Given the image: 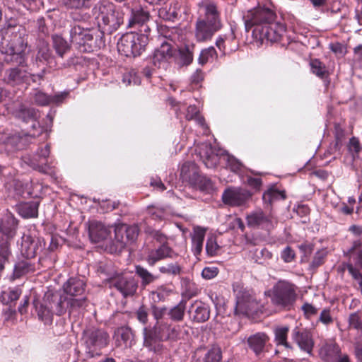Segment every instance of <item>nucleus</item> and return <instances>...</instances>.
I'll use <instances>...</instances> for the list:
<instances>
[{
	"label": "nucleus",
	"mask_w": 362,
	"mask_h": 362,
	"mask_svg": "<svg viewBox=\"0 0 362 362\" xmlns=\"http://www.w3.org/2000/svg\"><path fill=\"white\" fill-rule=\"evenodd\" d=\"M244 18L246 30L254 28L252 36L261 43L277 42L286 31L284 25L274 22L275 13L267 8L249 11Z\"/></svg>",
	"instance_id": "1"
},
{
	"label": "nucleus",
	"mask_w": 362,
	"mask_h": 362,
	"mask_svg": "<svg viewBox=\"0 0 362 362\" xmlns=\"http://www.w3.org/2000/svg\"><path fill=\"white\" fill-rule=\"evenodd\" d=\"M198 6L203 8L204 17H199L197 20L194 36L197 42H207L222 27L220 14L216 5L214 3L202 1Z\"/></svg>",
	"instance_id": "2"
},
{
	"label": "nucleus",
	"mask_w": 362,
	"mask_h": 362,
	"mask_svg": "<svg viewBox=\"0 0 362 362\" xmlns=\"http://www.w3.org/2000/svg\"><path fill=\"white\" fill-rule=\"evenodd\" d=\"M199 155L204 165L209 168L217 166L220 159L227 163L228 167L233 172L239 171L242 168V163L233 156L227 154L222 150L213 148L206 143L202 144L199 146Z\"/></svg>",
	"instance_id": "3"
},
{
	"label": "nucleus",
	"mask_w": 362,
	"mask_h": 362,
	"mask_svg": "<svg viewBox=\"0 0 362 362\" xmlns=\"http://www.w3.org/2000/svg\"><path fill=\"white\" fill-rule=\"evenodd\" d=\"M33 305L37 312L38 318L45 323L52 320L53 314L61 315L65 312L62 305V299L57 293L51 291L47 292L42 301L34 300Z\"/></svg>",
	"instance_id": "4"
},
{
	"label": "nucleus",
	"mask_w": 362,
	"mask_h": 362,
	"mask_svg": "<svg viewBox=\"0 0 362 362\" xmlns=\"http://www.w3.org/2000/svg\"><path fill=\"white\" fill-rule=\"evenodd\" d=\"M94 11L99 25L103 23L104 28L110 33L116 30L123 23V14L117 11L112 3L103 2L97 5Z\"/></svg>",
	"instance_id": "5"
},
{
	"label": "nucleus",
	"mask_w": 362,
	"mask_h": 362,
	"mask_svg": "<svg viewBox=\"0 0 362 362\" xmlns=\"http://www.w3.org/2000/svg\"><path fill=\"white\" fill-rule=\"evenodd\" d=\"M148 38L145 34L129 33L123 35L117 43L118 51L126 57L140 55L148 44Z\"/></svg>",
	"instance_id": "6"
},
{
	"label": "nucleus",
	"mask_w": 362,
	"mask_h": 362,
	"mask_svg": "<svg viewBox=\"0 0 362 362\" xmlns=\"http://www.w3.org/2000/svg\"><path fill=\"white\" fill-rule=\"evenodd\" d=\"M26 48V42L23 35L8 28L0 33V51L9 55L21 54Z\"/></svg>",
	"instance_id": "7"
},
{
	"label": "nucleus",
	"mask_w": 362,
	"mask_h": 362,
	"mask_svg": "<svg viewBox=\"0 0 362 362\" xmlns=\"http://www.w3.org/2000/svg\"><path fill=\"white\" fill-rule=\"evenodd\" d=\"M269 292L273 304L280 308L288 309L296 300V287L287 281H279Z\"/></svg>",
	"instance_id": "8"
},
{
	"label": "nucleus",
	"mask_w": 362,
	"mask_h": 362,
	"mask_svg": "<svg viewBox=\"0 0 362 362\" xmlns=\"http://www.w3.org/2000/svg\"><path fill=\"white\" fill-rule=\"evenodd\" d=\"M15 117L25 123H31V129L29 131L30 137H36L40 135L42 127L40 126L37 119L40 117L38 111L33 108L26 107L21 105L14 112Z\"/></svg>",
	"instance_id": "9"
},
{
	"label": "nucleus",
	"mask_w": 362,
	"mask_h": 362,
	"mask_svg": "<svg viewBox=\"0 0 362 362\" xmlns=\"http://www.w3.org/2000/svg\"><path fill=\"white\" fill-rule=\"evenodd\" d=\"M252 193L246 189L232 187L226 189L222 194L223 202L230 206H245L252 199Z\"/></svg>",
	"instance_id": "10"
},
{
	"label": "nucleus",
	"mask_w": 362,
	"mask_h": 362,
	"mask_svg": "<svg viewBox=\"0 0 362 362\" xmlns=\"http://www.w3.org/2000/svg\"><path fill=\"white\" fill-rule=\"evenodd\" d=\"M28 136L29 133L22 136L16 132H0V145L4 146L8 152L21 149L26 146Z\"/></svg>",
	"instance_id": "11"
},
{
	"label": "nucleus",
	"mask_w": 362,
	"mask_h": 362,
	"mask_svg": "<svg viewBox=\"0 0 362 362\" xmlns=\"http://www.w3.org/2000/svg\"><path fill=\"white\" fill-rule=\"evenodd\" d=\"M70 37L71 42L78 46V49L86 52L91 48V42L93 41V35L88 30H85L79 25L74 26L70 31Z\"/></svg>",
	"instance_id": "12"
},
{
	"label": "nucleus",
	"mask_w": 362,
	"mask_h": 362,
	"mask_svg": "<svg viewBox=\"0 0 362 362\" xmlns=\"http://www.w3.org/2000/svg\"><path fill=\"white\" fill-rule=\"evenodd\" d=\"M233 291L236 296L235 313L246 314L253 310L255 302L248 292L243 291L239 285H233Z\"/></svg>",
	"instance_id": "13"
},
{
	"label": "nucleus",
	"mask_w": 362,
	"mask_h": 362,
	"mask_svg": "<svg viewBox=\"0 0 362 362\" xmlns=\"http://www.w3.org/2000/svg\"><path fill=\"white\" fill-rule=\"evenodd\" d=\"M172 57L171 45L168 42H163L160 47L155 50L153 64L158 69L166 70L169 67L170 59Z\"/></svg>",
	"instance_id": "14"
},
{
	"label": "nucleus",
	"mask_w": 362,
	"mask_h": 362,
	"mask_svg": "<svg viewBox=\"0 0 362 362\" xmlns=\"http://www.w3.org/2000/svg\"><path fill=\"white\" fill-rule=\"evenodd\" d=\"M88 347L93 351L100 349L107 344L108 335L100 329H90L85 332Z\"/></svg>",
	"instance_id": "15"
},
{
	"label": "nucleus",
	"mask_w": 362,
	"mask_h": 362,
	"mask_svg": "<svg viewBox=\"0 0 362 362\" xmlns=\"http://www.w3.org/2000/svg\"><path fill=\"white\" fill-rule=\"evenodd\" d=\"M111 285L116 288L124 297L134 295L137 288L134 279L126 276H119L114 278L112 280Z\"/></svg>",
	"instance_id": "16"
},
{
	"label": "nucleus",
	"mask_w": 362,
	"mask_h": 362,
	"mask_svg": "<svg viewBox=\"0 0 362 362\" xmlns=\"http://www.w3.org/2000/svg\"><path fill=\"white\" fill-rule=\"evenodd\" d=\"M88 233L90 241L97 243L105 240L108 237L110 230L101 222L92 221L88 223Z\"/></svg>",
	"instance_id": "17"
},
{
	"label": "nucleus",
	"mask_w": 362,
	"mask_h": 362,
	"mask_svg": "<svg viewBox=\"0 0 362 362\" xmlns=\"http://www.w3.org/2000/svg\"><path fill=\"white\" fill-rule=\"evenodd\" d=\"M173 251L165 244H162L156 249L148 250L146 257V261L150 266H153L157 262L164 259L167 257H172Z\"/></svg>",
	"instance_id": "18"
},
{
	"label": "nucleus",
	"mask_w": 362,
	"mask_h": 362,
	"mask_svg": "<svg viewBox=\"0 0 362 362\" xmlns=\"http://www.w3.org/2000/svg\"><path fill=\"white\" fill-rule=\"evenodd\" d=\"M269 338L264 332H257L250 335L247 339V345L256 355H259L264 350L266 344L268 342Z\"/></svg>",
	"instance_id": "19"
},
{
	"label": "nucleus",
	"mask_w": 362,
	"mask_h": 362,
	"mask_svg": "<svg viewBox=\"0 0 362 362\" xmlns=\"http://www.w3.org/2000/svg\"><path fill=\"white\" fill-rule=\"evenodd\" d=\"M293 339L298 344L300 349L310 354L313 347V341L309 332H300L298 328L293 330Z\"/></svg>",
	"instance_id": "20"
},
{
	"label": "nucleus",
	"mask_w": 362,
	"mask_h": 362,
	"mask_svg": "<svg viewBox=\"0 0 362 362\" xmlns=\"http://www.w3.org/2000/svg\"><path fill=\"white\" fill-rule=\"evenodd\" d=\"M22 246L25 249L28 257H35L45 246L43 241L40 238L34 239L29 235L23 237Z\"/></svg>",
	"instance_id": "21"
},
{
	"label": "nucleus",
	"mask_w": 362,
	"mask_h": 362,
	"mask_svg": "<svg viewBox=\"0 0 362 362\" xmlns=\"http://www.w3.org/2000/svg\"><path fill=\"white\" fill-rule=\"evenodd\" d=\"M180 176L183 181L190 184H196L199 178L198 168L194 162L185 163L180 171Z\"/></svg>",
	"instance_id": "22"
},
{
	"label": "nucleus",
	"mask_w": 362,
	"mask_h": 362,
	"mask_svg": "<svg viewBox=\"0 0 362 362\" xmlns=\"http://www.w3.org/2000/svg\"><path fill=\"white\" fill-rule=\"evenodd\" d=\"M206 229L200 226H195L191 234L192 251L194 255L198 256L201 254L203 248V243L206 235Z\"/></svg>",
	"instance_id": "23"
},
{
	"label": "nucleus",
	"mask_w": 362,
	"mask_h": 362,
	"mask_svg": "<svg viewBox=\"0 0 362 362\" xmlns=\"http://www.w3.org/2000/svg\"><path fill=\"white\" fill-rule=\"evenodd\" d=\"M84 286L83 280L71 278L64 285V291L69 298L77 297L83 293Z\"/></svg>",
	"instance_id": "24"
},
{
	"label": "nucleus",
	"mask_w": 362,
	"mask_h": 362,
	"mask_svg": "<svg viewBox=\"0 0 362 362\" xmlns=\"http://www.w3.org/2000/svg\"><path fill=\"white\" fill-rule=\"evenodd\" d=\"M189 313L193 320L198 322H205L209 318V310L202 302L196 301L192 304Z\"/></svg>",
	"instance_id": "25"
},
{
	"label": "nucleus",
	"mask_w": 362,
	"mask_h": 362,
	"mask_svg": "<svg viewBox=\"0 0 362 362\" xmlns=\"http://www.w3.org/2000/svg\"><path fill=\"white\" fill-rule=\"evenodd\" d=\"M39 202L33 201L18 206V214L25 218H35L38 214Z\"/></svg>",
	"instance_id": "26"
},
{
	"label": "nucleus",
	"mask_w": 362,
	"mask_h": 362,
	"mask_svg": "<svg viewBox=\"0 0 362 362\" xmlns=\"http://www.w3.org/2000/svg\"><path fill=\"white\" fill-rule=\"evenodd\" d=\"M180 8V6L179 3L174 2L169 6L160 8L158 11V15L164 20L173 21L177 17Z\"/></svg>",
	"instance_id": "27"
},
{
	"label": "nucleus",
	"mask_w": 362,
	"mask_h": 362,
	"mask_svg": "<svg viewBox=\"0 0 362 362\" xmlns=\"http://www.w3.org/2000/svg\"><path fill=\"white\" fill-rule=\"evenodd\" d=\"M149 20V13L143 9L132 11V16L129 20V28L141 26Z\"/></svg>",
	"instance_id": "28"
},
{
	"label": "nucleus",
	"mask_w": 362,
	"mask_h": 362,
	"mask_svg": "<svg viewBox=\"0 0 362 362\" xmlns=\"http://www.w3.org/2000/svg\"><path fill=\"white\" fill-rule=\"evenodd\" d=\"M60 298L62 299V305L64 307L65 310L69 309L70 314L83 307L86 303L85 298H69L66 296L61 297Z\"/></svg>",
	"instance_id": "29"
},
{
	"label": "nucleus",
	"mask_w": 362,
	"mask_h": 362,
	"mask_svg": "<svg viewBox=\"0 0 362 362\" xmlns=\"http://www.w3.org/2000/svg\"><path fill=\"white\" fill-rule=\"evenodd\" d=\"M144 345L151 350L156 351L159 346L160 338L156 334V330L150 329L146 327L144 329Z\"/></svg>",
	"instance_id": "30"
},
{
	"label": "nucleus",
	"mask_w": 362,
	"mask_h": 362,
	"mask_svg": "<svg viewBox=\"0 0 362 362\" xmlns=\"http://www.w3.org/2000/svg\"><path fill=\"white\" fill-rule=\"evenodd\" d=\"M339 347L334 342L325 343L320 349V356L325 361H329L337 356L339 353Z\"/></svg>",
	"instance_id": "31"
},
{
	"label": "nucleus",
	"mask_w": 362,
	"mask_h": 362,
	"mask_svg": "<svg viewBox=\"0 0 362 362\" xmlns=\"http://www.w3.org/2000/svg\"><path fill=\"white\" fill-rule=\"evenodd\" d=\"M289 331L288 326H278L274 329V341L277 345H281L286 349L291 346L287 342V335Z\"/></svg>",
	"instance_id": "32"
},
{
	"label": "nucleus",
	"mask_w": 362,
	"mask_h": 362,
	"mask_svg": "<svg viewBox=\"0 0 362 362\" xmlns=\"http://www.w3.org/2000/svg\"><path fill=\"white\" fill-rule=\"evenodd\" d=\"M117 233L119 236L122 234H125V239L127 244L129 242H134L136 239L139 230L135 226H127L126 225H121L117 226Z\"/></svg>",
	"instance_id": "33"
},
{
	"label": "nucleus",
	"mask_w": 362,
	"mask_h": 362,
	"mask_svg": "<svg viewBox=\"0 0 362 362\" xmlns=\"http://www.w3.org/2000/svg\"><path fill=\"white\" fill-rule=\"evenodd\" d=\"M269 221V218L262 211H255L247 216V223L249 226L256 227Z\"/></svg>",
	"instance_id": "34"
},
{
	"label": "nucleus",
	"mask_w": 362,
	"mask_h": 362,
	"mask_svg": "<svg viewBox=\"0 0 362 362\" xmlns=\"http://www.w3.org/2000/svg\"><path fill=\"white\" fill-rule=\"evenodd\" d=\"M286 198L284 191L279 190L276 187H272L266 191L262 196L264 202L272 203L278 199H284Z\"/></svg>",
	"instance_id": "35"
},
{
	"label": "nucleus",
	"mask_w": 362,
	"mask_h": 362,
	"mask_svg": "<svg viewBox=\"0 0 362 362\" xmlns=\"http://www.w3.org/2000/svg\"><path fill=\"white\" fill-rule=\"evenodd\" d=\"M25 73L17 68L11 69L6 72L5 81L11 84H16L23 81Z\"/></svg>",
	"instance_id": "36"
},
{
	"label": "nucleus",
	"mask_w": 362,
	"mask_h": 362,
	"mask_svg": "<svg viewBox=\"0 0 362 362\" xmlns=\"http://www.w3.org/2000/svg\"><path fill=\"white\" fill-rule=\"evenodd\" d=\"M52 40L53 47L59 57H63L64 54L69 50V45L64 39L59 35L53 36Z\"/></svg>",
	"instance_id": "37"
},
{
	"label": "nucleus",
	"mask_w": 362,
	"mask_h": 362,
	"mask_svg": "<svg viewBox=\"0 0 362 362\" xmlns=\"http://www.w3.org/2000/svg\"><path fill=\"white\" fill-rule=\"evenodd\" d=\"M173 289L167 286L162 285L158 286L155 291H151L152 298L155 302L163 301L172 293Z\"/></svg>",
	"instance_id": "38"
},
{
	"label": "nucleus",
	"mask_w": 362,
	"mask_h": 362,
	"mask_svg": "<svg viewBox=\"0 0 362 362\" xmlns=\"http://www.w3.org/2000/svg\"><path fill=\"white\" fill-rule=\"evenodd\" d=\"M185 309L186 301L181 300L177 305L174 306L169 310L168 315L173 320L181 321L183 319Z\"/></svg>",
	"instance_id": "39"
},
{
	"label": "nucleus",
	"mask_w": 362,
	"mask_h": 362,
	"mask_svg": "<svg viewBox=\"0 0 362 362\" xmlns=\"http://www.w3.org/2000/svg\"><path fill=\"white\" fill-rule=\"evenodd\" d=\"M136 274L141 279V284L146 286L153 283L157 277L141 266L137 265L135 267Z\"/></svg>",
	"instance_id": "40"
},
{
	"label": "nucleus",
	"mask_w": 362,
	"mask_h": 362,
	"mask_svg": "<svg viewBox=\"0 0 362 362\" xmlns=\"http://www.w3.org/2000/svg\"><path fill=\"white\" fill-rule=\"evenodd\" d=\"M49 146L46 145L39 152V157L40 158V164L35 165V163H33V166L40 172L47 173V171L49 168V166L47 164L46 159L49 156Z\"/></svg>",
	"instance_id": "41"
},
{
	"label": "nucleus",
	"mask_w": 362,
	"mask_h": 362,
	"mask_svg": "<svg viewBox=\"0 0 362 362\" xmlns=\"http://www.w3.org/2000/svg\"><path fill=\"white\" fill-rule=\"evenodd\" d=\"M217 55L216 51L214 47H209L208 48L202 50L198 62L201 65H204L209 62L211 59L216 57Z\"/></svg>",
	"instance_id": "42"
},
{
	"label": "nucleus",
	"mask_w": 362,
	"mask_h": 362,
	"mask_svg": "<svg viewBox=\"0 0 362 362\" xmlns=\"http://www.w3.org/2000/svg\"><path fill=\"white\" fill-rule=\"evenodd\" d=\"M115 240L113 245L110 247V251L111 252H120L127 245L125 234H122L119 236L117 235V227L115 229Z\"/></svg>",
	"instance_id": "43"
},
{
	"label": "nucleus",
	"mask_w": 362,
	"mask_h": 362,
	"mask_svg": "<svg viewBox=\"0 0 362 362\" xmlns=\"http://www.w3.org/2000/svg\"><path fill=\"white\" fill-rule=\"evenodd\" d=\"M220 246L218 245L216 238L211 235L208 238L206 244V251L209 256L213 257L218 254Z\"/></svg>",
	"instance_id": "44"
},
{
	"label": "nucleus",
	"mask_w": 362,
	"mask_h": 362,
	"mask_svg": "<svg viewBox=\"0 0 362 362\" xmlns=\"http://www.w3.org/2000/svg\"><path fill=\"white\" fill-rule=\"evenodd\" d=\"M221 359V351L220 348L213 346L206 353L204 362H219Z\"/></svg>",
	"instance_id": "45"
},
{
	"label": "nucleus",
	"mask_w": 362,
	"mask_h": 362,
	"mask_svg": "<svg viewBox=\"0 0 362 362\" xmlns=\"http://www.w3.org/2000/svg\"><path fill=\"white\" fill-rule=\"evenodd\" d=\"M31 265L27 262H18L14 269L13 276L15 278H20L31 270Z\"/></svg>",
	"instance_id": "46"
},
{
	"label": "nucleus",
	"mask_w": 362,
	"mask_h": 362,
	"mask_svg": "<svg viewBox=\"0 0 362 362\" xmlns=\"http://www.w3.org/2000/svg\"><path fill=\"white\" fill-rule=\"evenodd\" d=\"M38 47L37 57L45 61H48L52 56V52L49 48L47 42L40 41Z\"/></svg>",
	"instance_id": "47"
},
{
	"label": "nucleus",
	"mask_w": 362,
	"mask_h": 362,
	"mask_svg": "<svg viewBox=\"0 0 362 362\" xmlns=\"http://www.w3.org/2000/svg\"><path fill=\"white\" fill-rule=\"evenodd\" d=\"M33 98L35 103L39 105H47L51 103V97L40 90H35Z\"/></svg>",
	"instance_id": "48"
},
{
	"label": "nucleus",
	"mask_w": 362,
	"mask_h": 362,
	"mask_svg": "<svg viewBox=\"0 0 362 362\" xmlns=\"http://www.w3.org/2000/svg\"><path fill=\"white\" fill-rule=\"evenodd\" d=\"M310 66L313 74L321 78L325 76L326 68L318 59H313L310 62Z\"/></svg>",
	"instance_id": "49"
},
{
	"label": "nucleus",
	"mask_w": 362,
	"mask_h": 362,
	"mask_svg": "<svg viewBox=\"0 0 362 362\" xmlns=\"http://www.w3.org/2000/svg\"><path fill=\"white\" fill-rule=\"evenodd\" d=\"M186 118L188 120L196 119L200 125H204V120L199 116V110L195 105H189L188 107Z\"/></svg>",
	"instance_id": "50"
},
{
	"label": "nucleus",
	"mask_w": 362,
	"mask_h": 362,
	"mask_svg": "<svg viewBox=\"0 0 362 362\" xmlns=\"http://www.w3.org/2000/svg\"><path fill=\"white\" fill-rule=\"evenodd\" d=\"M349 326L356 329H362V315L358 313H351L349 317Z\"/></svg>",
	"instance_id": "51"
},
{
	"label": "nucleus",
	"mask_w": 362,
	"mask_h": 362,
	"mask_svg": "<svg viewBox=\"0 0 362 362\" xmlns=\"http://www.w3.org/2000/svg\"><path fill=\"white\" fill-rule=\"evenodd\" d=\"M180 59L184 65H189L193 61V51L189 47H185L180 51Z\"/></svg>",
	"instance_id": "52"
},
{
	"label": "nucleus",
	"mask_w": 362,
	"mask_h": 362,
	"mask_svg": "<svg viewBox=\"0 0 362 362\" xmlns=\"http://www.w3.org/2000/svg\"><path fill=\"white\" fill-rule=\"evenodd\" d=\"M159 271L163 274L176 275L180 273V267L177 264H169L160 267Z\"/></svg>",
	"instance_id": "53"
},
{
	"label": "nucleus",
	"mask_w": 362,
	"mask_h": 362,
	"mask_svg": "<svg viewBox=\"0 0 362 362\" xmlns=\"http://www.w3.org/2000/svg\"><path fill=\"white\" fill-rule=\"evenodd\" d=\"M218 274V269L215 267H205L202 272V276L205 279H211L215 278Z\"/></svg>",
	"instance_id": "54"
},
{
	"label": "nucleus",
	"mask_w": 362,
	"mask_h": 362,
	"mask_svg": "<svg viewBox=\"0 0 362 362\" xmlns=\"http://www.w3.org/2000/svg\"><path fill=\"white\" fill-rule=\"evenodd\" d=\"M10 255L9 245L7 241L3 240L0 243V259L6 262Z\"/></svg>",
	"instance_id": "55"
},
{
	"label": "nucleus",
	"mask_w": 362,
	"mask_h": 362,
	"mask_svg": "<svg viewBox=\"0 0 362 362\" xmlns=\"http://www.w3.org/2000/svg\"><path fill=\"white\" fill-rule=\"evenodd\" d=\"M319 321L325 325H329L333 322L329 309H324L320 315Z\"/></svg>",
	"instance_id": "56"
},
{
	"label": "nucleus",
	"mask_w": 362,
	"mask_h": 362,
	"mask_svg": "<svg viewBox=\"0 0 362 362\" xmlns=\"http://www.w3.org/2000/svg\"><path fill=\"white\" fill-rule=\"evenodd\" d=\"M302 310L303 313L307 318H310V317L317 314V309L308 303H305L302 305Z\"/></svg>",
	"instance_id": "57"
},
{
	"label": "nucleus",
	"mask_w": 362,
	"mask_h": 362,
	"mask_svg": "<svg viewBox=\"0 0 362 362\" xmlns=\"http://www.w3.org/2000/svg\"><path fill=\"white\" fill-rule=\"evenodd\" d=\"M89 0H64L66 6L70 8H79L85 6Z\"/></svg>",
	"instance_id": "58"
},
{
	"label": "nucleus",
	"mask_w": 362,
	"mask_h": 362,
	"mask_svg": "<svg viewBox=\"0 0 362 362\" xmlns=\"http://www.w3.org/2000/svg\"><path fill=\"white\" fill-rule=\"evenodd\" d=\"M117 333L125 343H127L132 337V332L131 329L127 327L119 328Z\"/></svg>",
	"instance_id": "59"
},
{
	"label": "nucleus",
	"mask_w": 362,
	"mask_h": 362,
	"mask_svg": "<svg viewBox=\"0 0 362 362\" xmlns=\"http://www.w3.org/2000/svg\"><path fill=\"white\" fill-rule=\"evenodd\" d=\"M295 257L294 251L290 247H286L281 253V258L286 262H291Z\"/></svg>",
	"instance_id": "60"
},
{
	"label": "nucleus",
	"mask_w": 362,
	"mask_h": 362,
	"mask_svg": "<svg viewBox=\"0 0 362 362\" xmlns=\"http://www.w3.org/2000/svg\"><path fill=\"white\" fill-rule=\"evenodd\" d=\"M148 213L155 220H162L165 217V212L162 209L151 208L148 209Z\"/></svg>",
	"instance_id": "61"
},
{
	"label": "nucleus",
	"mask_w": 362,
	"mask_h": 362,
	"mask_svg": "<svg viewBox=\"0 0 362 362\" xmlns=\"http://www.w3.org/2000/svg\"><path fill=\"white\" fill-rule=\"evenodd\" d=\"M127 81V85H130L132 83L134 85H138L140 83L139 78L136 76V74L129 73V74L124 75L123 77V82L126 83Z\"/></svg>",
	"instance_id": "62"
},
{
	"label": "nucleus",
	"mask_w": 362,
	"mask_h": 362,
	"mask_svg": "<svg viewBox=\"0 0 362 362\" xmlns=\"http://www.w3.org/2000/svg\"><path fill=\"white\" fill-rule=\"evenodd\" d=\"M346 267L349 272L350 273V274H351L354 279L358 281V282L361 281L362 274L357 269L354 268L351 264H347Z\"/></svg>",
	"instance_id": "63"
},
{
	"label": "nucleus",
	"mask_w": 362,
	"mask_h": 362,
	"mask_svg": "<svg viewBox=\"0 0 362 362\" xmlns=\"http://www.w3.org/2000/svg\"><path fill=\"white\" fill-rule=\"evenodd\" d=\"M247 184L256 189L257 191H259L260 189L261 185H262V180L259 177H248L247 180Z\"/></svg>",
	"instance_id": "64"
}]
</instances>
